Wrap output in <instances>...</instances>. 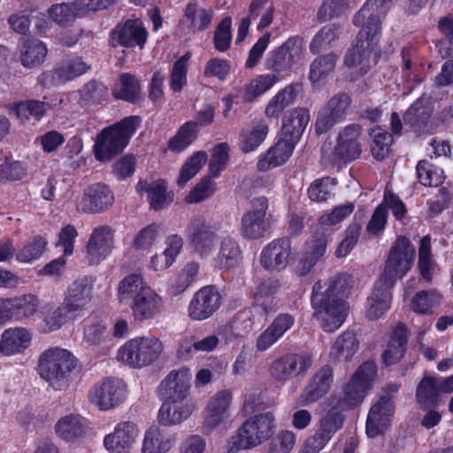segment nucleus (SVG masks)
I'll use <instances>...</instances> for the list:
<instances>
[{"label": "nucleus", "instance_id": "1", "mask_svg": "<svg viewBox=\"0 0 453 453\" xmlns=\"http://www.w3.org/2000/svg\"><path fill=\"white\" fill-rule=\"evenodd\" d=\"M351 277L338 273L325 281H317L312 288L311 305L323 314L321 326L328 333L338 329L347 317L346 297L352 287Z\"/></svg>", "mask_w": 453, "mask_h": 453}, {"label": "nucleus", "instance_id": "2", "mask_svg": "<svg viewBox=\"0 0 453 453\" xmlns=\"http://www.w3.org/2000/svg\"><path fill=\"white\" fill-rule=\"evenodd\" d=\"M141 124L139 116H128L108 127L97 135L95 157L98 161L111 160L121 153Z\"/></svg>", "mask_w": 453, "mask_h": 453}, {"label": "nucleus", "instance_id": "3", "mask_svg": "<svg viewBox=\"0 0 453 453\" xmlns=\"http://www.w3.org/2000/svg\"><path fill=\"white\" fill-rule=\"evenodd\" d=\"M76 365L77 359L68 350L51 348L40 356L38 372L53 388L61 390Z\"/></svg>", "mask_w": 453, "mask_h": 453}, {"label": "nucleus", "instance_id": "4", "mask_svg": "<svg viewBox=\"0 0 453 453\" xmlns=\"http://www.w3.org/2000/svg\"><path fill=\"white\" fill-rule=\"evenodd\" d=\"M274 417L271 412L256 415L245 421L232 435L227 443V452L254 448L266 441L273 433Z\"/></svg>", "mask_w": 453, "mask_h": 453}, {"label": "nucleus", "instance_id": "5", "mask_svg": "<svg viewBox=\"0 0 453 453\" xmlns=\"http://www.w3.org/2000/svg\"><path fill=\"white\" fill-rule=\"evenodd\" d=\"M162 342L155 336L137 337L127 341L118 351V359L133 368L148 366L163 352Z\"/></svg>", "mask_w": 453, "mask_h": 453}, {"label": "nucleus", "instance_id": "6", "mask_svg": "<svg viewBox=\"0 0 453 453\" xmlns=\"http://www.w3.org/2000/svg\"><path fill=\"white\" fill-rule=\"evenodd\" d=\"M415 248L411 241L404 237L396 238L386 261L384 272L378 280L380 285L393 287L398 278L403 277L413 265Z\"/></svg>", "mask_w": 453, "mask_h": 453}, {"label": "nucleus", "instance_id": "7", "mask_svg": "<svg viewBox=\"0 0 453 453\" xmlns=\"http://www.w3.org/2000/svg\"><path fill=\"white\" fill-rule=\"evenodd\" d=\"M377 372L373 362H365L353 374L346 385L343 396L338 401L336 409L346 410L362 403L366 391L371 388Z\"/></svg>", "mask_w": 453, "mask_h": 453}, {"label": "nucleus", "instance_id": "8", "mask_svg": "<svg viewBox=\"0 0 453 453\" xmlns=\"http://www.w3.org/2000/svg\"><path fill=\"white\" fill-rule=\"evenodd\" d=\"M313 363V356L309 352L286 353L271 363L269 372L275 381L286 383L294 378L303 377Z\"/></svg>", "mask_w": 453, "mask_h": 453}, {"label": "nucleus", "instance_id": "9", "mask_svg": "<svg viewBox=\"0 0 453 453\" xmlns=\"http://www.w3.org/2000/svg\"><path fill=\"white\" fill-rule=\"evenodd\" d=\"M303 40L299 36L288 38L283 44L271 51L265 61V68L282 79L303 54Z\"/></svg>", "mask_w": 453, "mask_h": 453}, {"label": "nucleus", "instance_id": "10", "mask_svg": "<svg viewBox=\"0 0 453 453\" xmlns=\"http://www.w3.org/2000/svg\"><path fill=\"white\" fill-rule=\"evenodd\" d=\"M361 134L362 127L360 125H348L339 133L332 154L327 156L326 147H322V159L332 165L357 159L361 154V145L358 141Z\"/></svg>", "mask_w": 453, "mask_h": 453}, {"label": "nucleus", "instance_id": "11", "mask_svg": "<svg viewBox=\"0 0 453 453\" xmlns=\"http://www.w3.org/2000/svg\"><path fill=\"white\" fill-rule=\"evenodd\" d=\"M350 96L344 92L333 96L318 112L315 131L317 134H325L336 124L342 122L350 107Z\"/></svg>", "mask_w": 453, "mask_h": 453}, {"label": "nucleus", "instance_id": "12", "mask_svg": "<svg viewBox=\"0 0 453 453\" xmlns=\"http://www.w3.org/2000/svg\"><path fill=\"white\" fill-rule=\"evenodd\" d=\"M219 224L206 220L203 217L193 219L188 225V238L195 250L202 257L209 256L218 241Z\"/></svg>", "mask_w": 453, "mask_h": 453}, {"label": "nucleus", "instance_id": "13", "mask_svg": "<svg viewBox=\"0 0 453 453\" xmlns=\"http://www.w3.org/2000/svg\"><path fill=\"white\" fill-rule=\"evenodd\" d=\"M343 415L335 408H331L319 419L315 434L305 441L304 453H318L332 439L343 424Z\"/></svg>", "mask_w": 453, "mask_h": 453}, {"label": "nucleus", "instance_id": "14", "mask_svg": "<svg viewBox=\"0 0 453 453\" xmlns=\"http://www.w3.org/2000/svg\"><path fill=\"white\" fill-rule=\"evenodd\" d=\"M148 33L140 19H127L119 23L111 32L110 44L112 47L132 48L138 46L142 49L147 41Z\"/></svg>", "mask_w": 453, "mask_h": 453}, {"label": "nucleus", "instance_id": "15", "mask_svg": "<svg viewBox=\"0 0 453 453\" xmlns=\"http://www.w3.org/2000/svg\"><path fill=\"white\" fill-rule=\"evenodd\" d=\"M221 304V295L215 286L203 287L195 293L188 307V316L193 320L202 321L211 318Z\"/></svg>", "mask_w": 453, "mask_h": 453}, {"label": "nucleus", "instance_id": "16", "mask_svg": "<svg viewBox=\"0 0 453 453\" xmlns=\"http://www.w3.org/2000/svg\"><path fill=\"white\" fill-rule=\"evenodd\" d=\"M192 374L188 368L171 371L161 381L157 393L161 399L184 402L189 395Z\"/></svg>", "mask_w": 453, "mask_h": 453}, {"label": "nucleus", "instance_id": "17", "mask_svg": "<svg viewBox=\"0 0 453 453\" xmlns=\"http://www.w3.org/2000/svg\"><path fill=\"white\" fill-rule=\"evenodd\" d=\"M91 66L82 58L74 57L60 63L53 70L45 72L39 76L40 83L44 87H51L72 81L90 70Z\"/></svg>", "mask_w": 453, "mask_h": 453}, {"label": "nucleus", "instance_id": "18", "mask_svg": "<svg viewBox=\"0 0 453 453\" xmlns=\"http://www.w3.org/2000/svg\"><path fill=\"white\" fill-rule=\"evenodd\" d=\"M380 57L379 47L356 38V43L348 50L344 57V65L365 75L375 65Z\"/></svg>", "mask_w": 453, "mask_h": 453}, {"label": "nucleus", "instance_id": "19", "mask_svg": "<svg viewBox=\"0 0 453 453\" xmlns=\"http://www.w3.org/2000/svg\"><path fill=\"white\" fill-rule=\"evenodd\" d=\"M126 398L125 385L118 380L107 379L95 385L89 392L91 403L100 410L107 411L121 403Z\"/></svg>", "mask_w": 453, "mask_h": 453}, {"label": "nucleus", "instance_id": "20", "mask_svg": "<svg viewBox=\"0 0 453 453\" xmlns=\"http://www.w3.org/2000/svg\"><path fill=\"white\" fill-rule=\"evenodd\" d=\"M291 256L290 239L287 236L276 238L263 248L260 265L269 271H281L289 264Z\"/></svg>", "mask_w": 453, "mask_h": 453}, {"label": "nucleus", "instance_id": "21", "mask_svg": "<svg viewBox=\"0 0 453 453\" xmlns=\"http://www.w3.org/2000/svg\"><path fill=\"white\" fill-rule=\"evenodd\" d=\"M268 202L265 196L253 199L252 210L242 218L241 234L244 238L257 240L264 236L266 232L265 217Z\"/></svg>", "mask_w": 453, "mask_h": 453}, {"label": "nucleus", "instance_id": "22", "mask_svg": "<svg viewBox=\"0 0 453 453\" xmlns=\"http://www.w3.org/2000/svg\"><path fill=\"white\" fill-rule=\"evenodd\" d=\"M113 248V234L108 226L94 229L86 245V259L90 265L104 260Z\"/></svg>", "mask_w": 453, "mask_h": 453}, {"label": "nucleus", "instance_id": "23", "mask_svg": "<svg viewBox=\"0 0 453 453\" xmlns=\"http://www.w3.org/2000/svg\"><path fill=\"white\" fill-rule=\"evenodd\" d=\"M395 412V404L388 396L380 397L371 407L366 420V434L374 438L383 434L389 426Z\"/></svg>", "mask_w": 453, "mask_h": 453}, {"label": "nucleus", "instance_id": "24", "mask_svg": "<svg viewBox=\"0 0 453 453\" xmlns=\"http://www.w3.org/2000/svg\"><path fill=\"white\" fill-rule=\"evenodd\" d=\"M113 201V194L105 184L95 183L85 190L77 209L85 213H99L110 207Z\"/></svg>", "mask_w": 453, "mask_h": 453}, {"label": "nucleus", "instance_id": "25", "mask_svg": "<svg viewBox=\"0 0 453 453\" xmlns=\"http://www.w3.org/2000/svg\"><path fill=\"white\" fill-rule=\"evenodd\" d=\"M231 400L232 394L228 390L219 391L211 398L204 411L203 425L207 434L218 427L227 418Z\"/></svg>", "mask_w": 453, "mask_h": 453}, {"label": "nucleus", "instance_id": "26", "mask_svg": "<svg viewBox=\"0 0 453 453\" xmlns=\"http://www.w3.org/2000/svg\"><path fill=\"white\" fill-rule=\"evenodd\" d=\"M137 435L138 429L134 423L130 421L120 422L115 426L113 433L104 437V447L112 453H127L131 449Z\"/></svg>", "mask_w": 453, "mask_h": 453}, {"label": "nucleus", "instance_id": "27", "mask_svg": "<svg viewBox=\"0 0 453 453\" xmlns=\"http://www.w3.org/2000/svg\"><path fill=\"white\" fill-rule=\"evenodd\" d=\"M334 381V370L329 365H323L312 376L301 395V403L308 405L322 398L329 390Z\"/></svg>", "mask_w": 453, "mask_h": 453}, {"label": "nucleus", "instance_id": "28", "mask_svg": "<svg viewBox=\"0 0 453 453\" xmlns=\"http://www.w3.org/2000/svg\"><path fill=\"white\" fill-rule=\"evenodd\" d=\"M432 112L433 110L427 99L421 96L404 112V124L418 134H426L431 128L430 118Z\"/></svg>", "mask_w": 453, "mask_h": 453}, {"label": "nucleus", "instance_id": "29", "mask_svg": "<svg viewBox=\"0 0 453 453\" xmlns=\"http://www.w3.org/2000/svg\"><path fill=\"white\" fill-rule=\"evenodd\" d=\"M94 281L82 277L74 280L68 288L63 303L73 313L83 310L92 299Z\"/></svg>", "mask_w": 453, "mask_h": 453}, {"label": "nucleus", "instance_id": "30", "mask_svg": "<svg viewBox=\"0 0 453 453\" xmlns=\"http://www.w3.org/2000/svg\"><path fill=\"white\" fill-rule=\"evenodd\" d=\"M163 308L162 297L151 288L132 303L131 309L135 320L144 321L158 316Z\"/></svg>", "mask_w": 453, "mask_h": 453}, {"label": "nucleus", "instance_id": "31", "mask_svg": "<svg viewBox=\"0 0 453 453\" xmlns=\"http://www.w3.org/2000/svg\"><path fill=\"white\" fill-rule=\"evenodd\" d=\"M295 323V318L289 313L279 314L272 324L258 336L256 347L259 351H265L275 343L288 331Z\"/></svg>", "mask_w": 453, "mask_h": 453}, {"label": "nucleus", "instance_id": "32", "mask_svg": "<svg viewBox=\"0 0 453 453\" xmlns=\"http://www.w3.org/2000/svg\"><path fill=\"white\" fill-rule=\"evenodd\" d=\"M296 144V142L280 135L278 142L257 162V169L265 172L270 168L282 165L292 155Z\"/></svg>", "mask_w": 453, "mask_h": 453}, {"label": "nucleus", "instance_id": "33", "mask_svg": "<svg viewBox=\"0 0 453 453\" xmlns=\"http://www.w3.org/2000/svg\"><path fill=\"white\" fill-rule=\"evenodd\" d=\"M158 411V421L163 426L177 425L191 416L196 406L193 403L163 399Z\"/></svg>", "mask_w": 453, "mask_h": 453}, {"label": "nucleus", "instance_id": "34", "mask_svg": "<svg viewBox=\"0 0 453 453\" xmlns=\"http://www.w3.org/2000/svg\"><path fill=\"white\" fill-rule=\"evenodd\" d=\"M357 12L353 16L352 23L356 27H362L358 32L357 39L370 43L372 46L378 47L381 35V18L380 13L367 10L360 20L356 19Z\"/></svg>", "mask_w": 453, "mask_h": 453}, {"label": "nucleus", "instance_id": "35", "mask_svg": "<svg viewBox=\"0 0 453 453\" xmlns=\"http://www.w3.org/2000/svg\"><path fill=\"white\" fill-rule=\"evenodd\" d=\"M19 51L22 65L28 68L40 65L47 55L46 45L35 38L21 39L19 44Z\"/></svg>", "mask_w": 453, "mask_h": 453}, {"label": "nucleus", "instance_id": "36", "mask_svg": "<svg viewBox=\"0 0 453 453\" xmlns=\"http://www.w3.org/2000/svg\"><path fill=\"white\" fill-rule=\"evenodd\" d=\"M309 121L310 112L307 109H294L289 115L284 117L280 135L297 142Z\"/></svg>", "mask_w": 453, "mask_h": 453}, {"label": "nucleus", "instance_id": "37", "mask_svg": "<svg viewBox=\"0 0 453 453\" xmlns=\"http://www.w3.org/2000/svg\"><path fill=\"white\" fill-rule=\"evenodd\" d=\"M439 378L425 376L416 388V398L422 409L436 408L441 395Z\"/></svg>", "mask_w": 453, "mask_h": 453}, {"label": "nucleus", "instance_id": "38", "mask_svg": "<svg viewBox=\"0 0 453 453\" xmlns=\"http://www.w3.org/2000/svg\"><path fill=\"white\" fill-rule=\"evenodd\" d=\"M392 288L387 284L380 285L379 280L375 282L373 292L366 302V314L370 319L380 318L389 308Z\"/></svg>", "mask_w": 453, "mask_h": 453}, {"label": "nucleus", "instance_id": "39", "mask_svg": "<svg viewBox=\"0 0 453 453\" xmlns=\"http://www.w3.org/2000/svg\"><path fill=\"white\" fill-rule=\"evenodd\" d=\"M175 441L174 435L165 434L157 427H151L145 433L142 453H167Z\"/></svg>", "mask_w": 453, "mask_h": 453}, {"label": "nucleus", "instance_id": "40", "mask_svg": "<svg viewBox=\"0 0 453 453\" xmlns=\"http://www.w3.org/2000/svg\"><path fill=\"white\" fill-rule=\"evenodd\" d=\"M31 341L29 332L22 327L10 328L4 332L0 342V351L6 355L20 352L27 349Z\"/></svg>", "mask_w": 453, "mask_h": 453}, {"label": "nucleus", "instance_id": "41", "mask_svg": "<svg viewBox=\"0 0 453 453\" xmlns=\"http://www.w3.org/2000/svg\"><path fill=\"white\" fill-rule=\"evenodd\" d=\"M407 338V328L403 325H398L382 354L383 362L387 365L396 364L402 359L406 349Z\"/></svg>", "mask_w": 453, "mask_h": 453}, {"label": "nucleus", "instance_id": "42", "mask_svg": "<svg viewBox=\"0 0 453 453\" xmlns=\"http://www.w3.org/2000/svg\"><path fill=\"white\" fill-rule=\"evenodd\" d=\"M359 342L353 331H345L334 342L330 357L337 362H346L352 358L358 349Z\"/></svg>", "mask_w": 453, "mask_h": 453}, {"label": "nucleus", "instance_id": "43", "mask_svg": "<svg viewBox=\"0 0 453 453\" xmlns=\"http://www.w3.org/2000/svg\"><path fill=\"white\" fill-rule=\"evenodd\" d=\"M301 89L299 83H292L280 90L268 103L265 113L268 118H278L283 110L295 102Z\"/></svg>", "mask_w": 453, "mask_h": 453}, {"label": "nucleus", "instance_id": "44", "mask_svg": "<svg viewBox=\"0 0 453 453\" xmlns=\"http://www.w3.org/2000/svg\"><path fill=\"white\" fill-rule=\"evenodd\" d=\"M56 433L66 441H73L84 435L86 419L78 414L61 418L55 426Z\"/></svg>", "mask_w": 453, "mask_h": 453}, {"label": "nucleus", "instance_id": "45", "mask_svg": "<svg viewBox=\"0 0 453 453\" xmlns=\"http://www.w3.org/2000/svg\"><path fill=\"white\" fill-rule=\"evenodd\" d=\"M242 260V250L238 242L230 236L223 237L219 243L216 263L221 269H231Z\"/></svg>", "mask_w": 453, "mask_h": 453}, {"label": "nucleus", "instance_id": "46", "mask_svg": "<svg viewBox=\"0 0 453 453\" xmlns=\"http://www.w3.org/2000/svg\"><path fill=\"white\" fill-rule=\"evenodd\" d=\"M213 15L212 10L203 8L197 3H188L184 9L182 21L188 22L194 33L204 31L210 27Z\"/></svg>", "mask_w": 453, "mask_h": 453}, {"label": "nucleus", "instance_id": "47", "mask_svg": "<svg viewBox=\"0 0 453 453\" xmlns=\"http://www.w3.org/2000/svg\"><path fill=\"white\" fill-rule=\"evenodd\" d=\"M150 287L144 282L140 273H132L126 276L119 284V299L121 303L132 300L134 302L146 289Z\"/></svg>", "mask_w": 453, "mask_h": 453}, {"label": "nucleus", "instance_id": "48", "mask_svg": "<svg viewBox=\"0 0 453 453\" xmlns=\"http://www.w3.org/2000/svg\"><path fill=\"white\" fill-rule=\"evenodd\" d=\"M442 296L434 289L418 291L412 298L411 310L423 315H432L441 305Z\"/></svg>", "mask_w": 453, "mask_h": 453}, {"label": "nucleus", "instance_id": "49", "mask_svg": "<svg viewBox=\"0 0 453 453\" xmlns=\"http://www.w3.org/2000/svg\"><path fill=\"white\" fill-rule=\"evenodd\" d=\"M47 12L49 18L62 27L71 26L81 15L75 0L72 3L54 4Z\"/></svg>", "mask_w": 453, "mask_h": 453}, {"label": "nucleus", "instance_id": "50", "mask_svg": "<svg viewBox=\"0 0 453 453\" xmlns=\"http://www.w3.org/2000/svg\"><path fill=\"white\" fill-rule=\"evenodd\" d=\"M342 27L340 24L333 23L324 26L313 36L310 43V50L313 54L330 48L342 34Z\"/></svg>", "mask_w": 453, "mask_h": 453}, {"label": "nucleus", "instance_id": "51", "mask_svg": "<svg viewBox=\"0 0 453 453\" xmlns=\"http://www.w3.org/2000/svg\"><path fill=\"white\" fill-rule=\"evenodd\" d=\"M116 98L130 103L137 102L141 97V86L136 77L130 73H122L113 91Z\"/></svg>", "mask_w": 453, "mask_h": 453}, {"label": "nucleus", "instance_id": "52", "mask_svg": "<svg viewBox=\"0 0 453 453\" xmlns=\"http://www.w3.org/2000/svg\"><path fill=\"white\" fill-rule=\"evenodd\" d=\"M268 131V125L263 119L257 122L250 130L243 131L240 141L242 151L249 153L255 150L266 138Z\"/></svg>", "mask_w": 453, "mask_h": 453}, {"label": "nucleus", "instance_id": "53", "mask_svg": "<svg viewBox=\"0 0 453 453\" xmlns=\"http://www.w3.org/2000/svg\"><path fill=\"white\" fill-rule=\"evenodd\" d=\"M274 5L271 0H252L249 6V17L257 19L260 17L257 30L262 31L268 27L274 17Z\"/></svg>", "mask_w": 453, "mask_h": 453}, {"label": "nucleus", "instance_id": "54", "mask_svg": "<svg viewBox=\"0 0 453 453\" xmlns=\"http://www.w3.org/2000/svg\"><path fill=\"white\" fill-rule=\"evenodd\" d=\"M339 56L334 52L320 55L310 66V80L315 83L328 76L335 68Z\"/></svg>", "mask_w": 453, "mask_h": 453}, {"label": "nucleus", "instance_id": "55", "mask_svg": "<svg viewBox=\"0 0 453 453\" xmlns=\"http://www.w3.org/2000/svg\"><path fill=\"white\" fill-rule=\"evenodd\" d=\"M253 328L255 327L242 310L227 324L222 326L219 332L226 340H232L233 338L244 337Z\"/></svg>", "mask_w": 453, "mask_h": 453}, {"label": "nucleus", "instance_id": "56", "mask_svg": "<svg viewBox=\"0 0 453 453\" xmlns=\"http://www.w3.org/2000/svg\"><path fill=\"white\" fill-rule=\"evenodd\" d=\"M147 196L150 207L155 211L168 206L173 200V194L167 190L165 182L162 180L150 183L147 188Z\"/></svg>", "mask_w": 453, "mask_h": 453}, {"label": "nucleus", "instance_id": "57", "mask_svg": "<svg viewBox=\"0 0 453 453\" xmlns=\"http://www.w3.org/2000/svg\"><path fill=\"white\" fill-rule=\"evenodd\" d=\"M74 314L62 303L58 307L50 306L43 316V331L45 333L58 330Z\"/></svg>", "mask_w": 453, "mask_h": 453}, {"label": "nucleus", "instance_id": "58", "mask_svg": "<svg viewBox=\"0 0 453 453\" xmlns=\"http://www.w3.org/2000/svg\"><path fill=\"white\" fill-rule=\"evenodd\" d=\"M108 96V89L101 81L91 80L80 90V104L82 106L97 104Z\"/></svg>", "mask_w": 453, "mask_h": 453}, {"label": "nucleus", "instance_id": "59", "mask_svg": "<svg viewBox=\"0 0 453 453\" xmlns=\"http://www.w3.org/2000/svg\"><path fill=\"white\" fill-rule=\"evenodd\" d=\"M279 81L280 79H278L277 74L267 73L257 76L247 85L245 99L249 102H252L257 97L269 90Z\"/></svg>", "mask_w": 453, "mask_h": 453}, {"label": "nucleus", "instance_id": "60", "mask_svg": "<svg viewBox=\"0 0 453 453\" xmlns=\"http://www.w3.org/2000/svg\"><path fill=\"white\" fill-rule=\"evenodd\" d=\"M208 159L205 151H197L194 153L182 165L180 175L177 180L179 187L182 188L203 167Z\"/></svg>", "mask_w": 453, "mask_h": 453}, {"label": "nucleus", "instance_id": "61", "mask_svg": "<svg viewBox=\"0 0 453 453\" xmlns=\"http://www.w3.org/2000/svg\"><path fill=\"white\" fill-rule=\"evenodd\" d=\"M370 134L372 140L371 143L372 156L378 160L384 159L390 151L393 142L392 134L380 127L372 129Z\"/></svg>", "mask_w": 453, "mask_h": 453}, {"label": "nucleus", "instance_id": "62", "mask_svg": "<svg viewBox=\"0 0 453 453\" xmlns=\"http://www.w3.org/2000/svg\"><path fill=\"white\" fill-rule=\"evenodd\" d=\"M198 127L193 121H188L183 124L176 135L168 142V148L173 151L180 152L186 149L196 137Z\"/></svg>", "mask_w": 453, "mask_h": 453}, {"label": "nucleus", "instance_id": "63", "mask_svg": "<svg viewBox=\"0 0 453 453\" xmlns=\"http://www.w3.org/2000/svg\"><path fill=\"white\" fill-rule=\"evenodd\" d=\"M9 299L12 307V317H17L19 319L27 318L34 315L37 311L39 300L34 295H24Z\"/></svg>", "mask_w": 453, "mask_h": 453}, {"label": "nucleus", "instance_id": "64", "mask_svg": "<svg viewBox=\"0 0 453 453\" xmlns=\"http://www.w3.org/2000/svg\"><path fill=\"white\" fill-rule=\"evenodd\" d=\"M280 288V282L276 279H266L263 280L256 288L253 294V299L272 307H278L274 295Z\"/></svg>", "mask_w": 453, "mask_h": 453}]
</instances>
